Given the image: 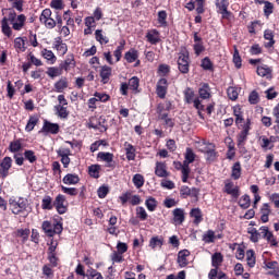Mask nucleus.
Masks as SVG:
<instances>
[{"label": "nucleus", "instance_id": "1", "mask_svg": "<svg viewBox=\"0 0 279 279\" xmlns=\"http://www.w3.org/2000/svg\"><path fill=\"white\" fill-rule=\"evenodd\" d=\"M8 16L1 20V32L7 38H12V29L15 32H21L25 27V21L27 16L25 14L16 15L14 9H8ZM12 25V27H10Z\"/></svg>", "mask_w": 279, "mask_h": 279}, {"label": "nucleus", "instance_id": "2", "mask_svg": "<svg viewBox=\"0 0 279 279\" xmlns=\"http://www.w3.org/2000/svg\"><path fill=\"white\" fill-rule=\"evenodd\" d=\"M247 233L251 234L250 241H252V243H258L260 239H264L271 247H278V240H276L274 232L269 231V227L267 226L260 227L259 230L250 228Z\"/></svg>", "mask_w": 279, "mask_h": 279}, {"label": "nucleus", "instance_id": "3", "mask_svg": "<svg viewBox=\"0 0 279 279\" xmlns=\"http://www.w3.org/2000/svg\"><path fill=\"white\" fill-rule=\"evenodd\" d=\"M41 230L45 232L46 236L53 239L54 234H62L64 227L62 221L53 220V223L49 220H45L41 223Z\"/></svg>", "mask_w": 279, "mask_h": 279}, {"label": "nucleus", "instance_id": "4", "mask_svg": "<svg viewBox=\"0 0 279 279\" xmlns=\"http://www.w3.org/2000/svg\"><path fill=\"white\" fill-rule=\"evenodd\" d=\"M177 64L180 73L183 75H186L191 71V57L186 47L181 48Z\"/></svg>", "mask_w": 279, "mask_h": 279}, {"label": "nucleus", "instance_id": "5", "mask_svg": "<svg viewBox=\"0 0 279 279\" xmlns=\"http://www.w3.org/2000/svg\"><path fill=\"white\" fill-rule=\"evenodd\" d=\"M141 86V78L138 76H132L129 82H123L120 84V94L123 97H128L129 93L128 90H132L134 95H138L141 93V89H138Z\"/></svg>", "mask_w": 279, "mask_h": 279}, {"label": "nucleus", "instance_id": "6", "mask_svg": "<svg viewBox=\"0 0 279 279\" xmlns=\"http://www.w3.org/2000/svg\"><path fill=\"white\" fill-rule=\"evenodd\" d=\"M9 206L13 215H21L23 213H27V208H29V201L23 197H20L16 201V198L11 197L9 199Z\"/></svg>", "mask_w": 279, "mask_h": 279}, {"label": "nucleus", "instance_id": "7", "mask_svg": "<svg viewBox=\"0 0 279 279\" xmlns=\"http://www.w3.org/2000/svg\"><path fill=\"white\" fill-rule=\"evenodd\" d=\"M185 8L189 12H193V10H195L198 15L195 16L194 21L195 23H202V15L199 14H204V12H206V0H190L185 4Z\"/></svg>", "mask_w": 279, "mask_h": 279}, {"label": "nucleus", "instance_id": "8", "mask_svg": "<svg viewBox=\"0 0 279 279\" xmlns=\"http://www.w3.org/2000/svg\"><path fill=\"white\" fill-rule=\"evenodd\" d=\"M52 14L53 12H51V9H44L41 11L39 23L46 26V29H53L56 27V20L51 17Z\"/></svg>", "mask_w": 279, "mask_h": 279}, {"label": "nucleus", "instance_id": "9", "mask_svg": "<svg viewBox=\"0 0 279 279\" xmlns=\"http://www.w3.org/2000/svg\"><path fill=\"white\" fill-rule=\"evenodd\" d=\"M222 191L223 193H227V195H231L233 199H239V197H241V187H239V185H234V182L230 179L225 181V187Z\"/></svg>", "mask_w": 279, "mask_h": 279}, {"label": "nucleus", "instance_id": "10", "mask_svg": "<svg viewBox=\"0 0 279 279\" xmlns=\"http://www.w3.org/2000/svg\"><path fill=\"white\" fill-rule=\"evenodd\" d=\"M53 208H56L59 215H65L69 210V204H66V196L58 194L53 201Z\"/></svg>", "mask_w": 279, "mask_h": 279}, {"label": "nucleus", "instance_id": "11", "mask_svg": "<svg viewBox=\"0 0 279 279\" xmlns=\"http://www.w3.org/2000/svg\"><path fill=\"white\" fill-rule=\"evenodd\" d=\"M181 199H186V197H193L195 202H199V189L189 187V185H182L180 187Z\"/></svg>", "mask_w": 279, "mask_h": 279}, {"label": "nucleus", "instance_id": "12", "mask_svg": "<svg viewBox=\"0 0 279 279\" xmlns=\"http://www.w3.org/2000/svg\"><path fill=\"white\" fill-rule=\"evenodd\" d=\"M162 110H165V107L159 105L157 107V112L159 114L158 116L159 121H163L165 128H170V129L175 128V120L172 118H169V113H163Z\"/></svg>", "mask_w": 279, "mask_h": 279}, {"label": "nucleus", "instance_id": "13", "mask_svg": "<svg viewBox=\"0 0 279 279\" xmlns=\"http://www.w3.org/2000/svg\"><path fill=\"white\" fill-rule=\"evenodd\" d=\"M97 158H99L101 162H106L105 167L108 169H114L117 167L114 155L112 153L100 151L98 153Z\"/></svg>", "mask_w": 279, "mask_h": 279}, {"label": "nucleus", "instance_id": "14", "mask_svg": "<svg viewBox=\"0 0 279 279\" xmlns=\"http://www.w3.org/2000/svg\"><path fill=\"white\" fill-rule=\"evenodd\" d=\"M216 8L218 13L222 15V19H230V16H232V12L228 11V8H230V1L216 0Z\"/></svg>", "mask_w": 279, "mask_h": 279}, {"label": "nucleus", "instance_id": "15", "mask_svg": "<svg viewBox=\"0 0 279 279\" xmlns=\"http://www.w3.org/2000/svg\"><path fill=\"white\" fill-rule=\"evenodd\" d=\"M10 169H12V157H4L0 163L1 180H5L10 175Z\"/></svg>", "mask_w": 279, "mask_h": 279}, {"label": "nucleus", "instance_id": "16", "mask_svg": "<svg viewBox=\"0 0 279 279\" xmlns=\"http://www.w3.org/2000/svg\"><path fill=\"white\" fill-rule=\"evenodd\" d=\"M76 64L77 63L75 62V56L73 53H70L66 56L65 60L59 64V69L61 71H65V73H69V71L76 66Z\"/></svg>", "mask_w": 279, "mask_h": 279}, {"label": "nucleus", "instance_id": "17", "mask_svg": "<svg viewBox=\"0 0 279 279\" xmlns=\"http://www.w3.org/2000/svg\"><path fill=\"white\" fill-rule=\"evenodd\" d=\"M169 90V81L167 78H160L157 82L156 93L159 99H165L167 97V92Z\"/></svg>", "mask_w": 279, "mask_h": 279}, {"label": "nucleus", "instance_id": "18", "mask_svg": "<svg viewBox=\"0 0 279 279\" xmlns=\"http://www.w3.org/2000/svg\"><path fill=\"white\" fill-rule=\"evenodd\" d=\"M41 132H46V134H59L60 124L45 120L44 125L41 128Z\"/></svg>", "mask_w": 279, "mask_h": 279}, {"label": "nucleus", "instance_id": "19", "mask_svg": "<svg viewBox=\"0 0 279 279\" xmlns=\"http://www.w3.org/2000/svg\"><path fill=\"white\" fill-rule=\"evenodd\" d=\"M173 223L175 226H182L186 221V216L183 208H175L172 210Z\"/></svg>", "mask_w": 279, "mask_h": 279}, {"label": "nucleus", "instance_id": "20", "mask_svg": "<svg viewBox=\"0 0 279 279\" xmlns=\"http://www.w3.org/2000/svg\"><path fill=\"white\" fill-rule=\"evenodd\" d=\"M155 175L157 178H169L170 172L167 171V163L162 161H157L155 166Z\"/></svg>", "mask_w": 279, "mask_h": 279}, {"label": "nucleus", "instance_id": "21", "mask_svg": "<svg viewBox=\"0 0 279 279\" xmlns=\"http://www.w3.org/2000/svg\"><path fill=\"white\" fill-rule=\"evenodd\" d=\"M256 73L259 77H265L266 80H271L274 77V70L267 64L257 66Z\"/></svg>", "mask_w": 279, "mask_h": 279}, {"label": "nucleus", "instance_id": "22", "mask_svg": "<svg viewBox=\"0 0 279 279\" xmlns=\"http://www.w3.org/2000/svg\"><path fill=\"white\" fill-rule=\"evenodd\" d=\"M99 75L101 84H108L110 82V77H112V68L109 65L100 66Z\"/></svg>", "mask_w": 279, "mask_h": 279}, {"label": "nucleus", "instance_id": "23", "mask_svg": "<svg viewBox=\"0 0 279 279\" xmlns=\"http://www.w3.org/2000/svg\"><path fill=\"white\" fill-rule=\"evenodd\" d=\"M25 43H27V37H16L14 39L13 47L16 53H25V51H27V46H25Z\"/></svg>", "mask_w": 279, "mask_h": 279}, {"label": "nucleus", "instance_id": "24", "mask_svg": "<svg viewBox=\"0 0 279 279\" xmlns=\"http://www.w3.org/2000/svg\"><path fill=\"white\" fill-rule=\"evenodd\" d=\"M53 49H56L60 56H66L69 46L62 41V37H57L53 43Z\"/></svg>", "mask_w": 279, "mask_h": 279}, {"label": "nucleus", "instance_id": "25", "mask_svg": "<svg viewBox=\"0 0 279 279\" xmlns=\"http://www.w3.org/2000/svg\"><path fill=\"white\" fill-rule=\"evenodd\" d=\"M189 256H191V251L189 250H182L178 253V259L177 263L180 267H186L189 265Z\"/></svg>", "mask_w": 279, "mask_h": 279}, {"label": "nucleus", "instance_id": "26", "mask_svg": "<svg viewBox=\"0 0 279 279\" xmlns=\"http://www.w3.org/2000/svg\"><path fill=\"white\" fill-rule=\"evenodd\" d=\"M124 151L126 156V160L132 161L136 160V147L130 144L129 142L124 143Z\"/></svg>", "mask_w": 279, "mask_h": 279}, {"label": "nucleus", "instance_id": "27", "mask_svg": "<svg viewBox=\"0 0 279 279\" xmlns=\"http://www.w3.org/2000/svg\"><path fill=\"white\" fill-rule=\"evenodd\" d=\"M190 217L194 219L195 226H199L204 221V216L202 215V209L199 207L192 208L190 211Z\"/></svg>", "mask_w": 279, "mask_h": 279}, {"label": "nucleus", "instance_id": "28", "mask_svg": "<svg viewBox=\"0 0 279 279\" xmlns=\"http://www.w3.org/2000/svg\"><path fill=\"white\" fill-rule=\"evenodd\" d=\"M198 95L201 99H210V85L208 83H202L201 87L198 88Z\"/></svg>", "mask_w": 279, "mask_h": 279}, {"label": "nucleus", "instance_id": "29", "mask_svg": "<svg viewBox=\"0 0 279 279\" xmlns=\"http://www.w3.org/2000/svg\"><path fill=\"white\" fill-rule=\"evenodd\" d=\"M124 60L129 63L132 64L135 61L138 60V50L136 48H131L129 51L124 53Z\"/></svg>", "mask_w": 279, "mask_h": 279}, {"label": "nucleus", "instance_id": "30", "mask_svg": "<svg viewBox=\"0 0 279 279\" xmlns=\"http://www.w3.org/2000/svg\"><path fill=\"white\" fill-rule=\"evenodd\" d=\"M233 117H235V125H239L240 123H243V121H245V118L243 116V107H241V105H236L233 107Z\"/></svg>", "mask_w": 279, "mask_h": 279}, {"label": "nucleus", "instance_id": "31", "mask_svg": "<svg viewBox=\"0 0 279 279\" xmlns=\"http://www.w3.org/2000/svg\"><path fill=\"white\" fill-rule=\"evenodd\" d=\"M146 38L150 45H158L160 43V32L158 29H151L146 34Z\"/></svg>", "mask_w": 279, "mask_h": 279}, {"label": "nucleus", "instance_id": "32", "mask_svg": "<svg viewBox=\"0 0 279 279\" xmlns=\"http://www.w3.org/2000/svg\"><path fill=\"white\" fill-rule=\"evenodd\" d=\"M62 182L63 184L68 185L80 184V175H77L76 173H68L63 177Z\"/></svg>", "mask_w": 279, "mask_h": 279}, {"label": "nucleus", "instance_id": "33", "mask_svg": "<svg viewBox=\"0 0 279 279\" xmlns=\"http://www.w3.org/2000/svg\"><path fill=\"white\" fill-rule=\"evenodd\" d=\"M65 88H69V80L65 76H62L54 83V90L56 93H63Z\"/></svg>", "mask_w": 279, "mask_h": 279}, {"label": "nucleus", "instance_id": "34", "mask_svg": "<svg viewBox=\"0 0 279 279\" xmlns=\"http://www.w3.org/2000/svg\"><path fill=\"white\" fill-rule=\"evenodd\" d=\"M195 158H197V155H195L193 148L187 147L184 153V165H193V162H195Z\"/></svg>", "mask_w": 279, "mask_h": 279}, {"label": "nucleus", "instance_id": "35", "mask_svg": "<svg viewBox=\"0 0 279 279\" xmlns=\"http://www.w3.org/2000/svg\"><path fill=\"white\" fill-rule=\"evenodd\" d=\"M250 136V133L240 131V134L236 135V142H238V148L239 149H245V143H247V137Z\"/></svg>", "mask_w": 279, "mask_h": 279}, {"label": "nucleus", "instance_id": "36", "mask_svg": "<svg viewBox=\"0 0 279 279\" xmlns=\"http://www.w3.org/2000/svg\"><path fill=\"white\" fill-rule=\"evenodd\" d=\"M41 56H43V58H45V60H47L49 62V64H56V62L58 61V57H56L53 51H51L47 48H44L41 50Z\"/></svg>", "mask_w": 279, "mask_h": 279}, {"label": "nucleus", "instance_id": "37", "mask_svg": "<svg viewBox=\"0 0 279 279\" xmlns=\"http://www.w3.org/2000/svg\"><path fill=\"white\" fill-rule=\"evenodd\" d=\"M264 38H265V40H269L268 43H266L264 45V47H266V49H271V47H274L276 45V40L274 39V31L266 29L264 32Z\"/></svg>", "mask_w": 279, "mask_h": 279}, {"label": "nucleus", "instance_id": "38", "mask_svg": "<svg viewBox=\"0 0 279 279\" xmlns=\"http://www.w3.org/2000/svg\"><path fill=\"white\" fill-rule=\"evenodd\" d=\"M242 171H243V169L241 168V161H236L235 163H233V166L231 168L232 180L241 179Z\"/></svg>", "mask_w": 279, "mask_h": 279}, {"label": "nucleus", "instance_id": "39", "mask_svg": "<svg viewBox=\"0 0 279 279\" xmlns=\"http://www.w3.org/2000/svg\"><path fill=\"white\" fill-rule=\"evenodd\" d=\"M100 171H101V166H99L98 163L92 165L88 167V175L90 178H94L95 180H99Z\"/></svg>", "mask_w": 279, "mask_h": 279}, {"label": "nucleus", "instance_id": "40", "mask_svg": "<svg viewBox=\"0 0 279 279\" xmlns=\"http://www.w3.org/2000/svg\"><path fill=\"white\" fill-rule=\"evenodd\" d=\"M162 245H165V238L162 236H153L149 241V247H151V250H156V247H162Z\"/></svg>", "mask_w": 279, "mask_h": 279}, {"label": "nucleus", "instance_id": "41", "mask_svg": "<svg viewBox=\"0 0 279 279\" xmlns=\"http://www.w3.org/2000/svg\"><path fill=\"white\" fill-rule=\"evenodd\" d=\"M95 38L99 45H108L110 43V38L104 35V29H96Z\"/></svg>", "mask_w": 279, "mask_h": 279}, {"label": "nucleus", "instance_id": "42", "mask_svg": "<svg viewBox=\"0 0 279 279\" xmlns=\"http://www.w3.org/2000/svg\"><path fill=\"white\" fill-rule=\"evenodd\" d=\"M246 263L251 269L256 267V253L254 250L246 251Z\"/></svg>", "mask_w": 279, "mask_h": 279}, {"label": "nucleus", "instance_id": "43", "mask_svg": "<svg viewBox=\"0 0 279 279\" xmlns=\"http://www.w3.org/2000/svg\"><path fill=\"white\" fill-rule=\"evenodd\" d=\"M183 96H184L185 104H193L195 99V90H193V88L191 87H186L183 90Z\"/></svg>", "mask_w": 279, "mask_h": 279}, {"label": "nucleus", "instance_id": "44", "mask_svg": "<svg viewBox=\"0 0 279 279\" xmlns=\"http://www.w3.org/2000/svg\"><path fill=\"white\" fill-rule=\"evenodd\" d=\"M43 210H53V198L49 195L44 196L41 199Z\"/></svg>", "mask_w": 279, "mask_h": 279}, {"label": "nucleus", "instance_id": "45", "mask_svg": "<svg viewBox=\"0 0 279 279\" xmlns=\"http://www.w3.org/2000/svg\"><path fill=\"white\" fill-rule=\"evenodd\" d=\"M221 263H223V255L221 253H214L211 256L213 267L219 269V267H221Z\"/></svg>", "mask_w": 279, "mask_h": 279}, {"label": "nucleus", "instance_id": "46", "mask_svg": "<svg viewBox=\"0 0 279 279\" xmlns=\"http://www.w3.org/2000/svg\"><path fill=\"white\" fill-rule=\"evenodd\" d=\"M54 109L59 119H69V109H66V107L62 105H57Z\"/></svg>", "mask_w": 279, "mask_h": 279}, {"label": "nucleus", "instance_id": "47", "mask_svg": "<svg viewBox=\"0 0 279 279\" xmlns=\"http://www.w3.org/2000/svg\"><path fill=\"white\" fill-rule=\"evenodd\" d=\"M145 206H146L147 210H149V213H154V210H156V208H158V201L156 198H154L153 196H149L145 201Z\"/></svg>", "mask_w": 279, "mask_h": 279}, {"label": "nucleus", "instance_id": "48", "mask_svg": "<svg viewBox=\"0 0 279 279\" xmlns=\"http://www.w3.org/2000/svg\"><path fill=\"white\" fill-rule=\"evenodd\" d=\"M238 130H241V132L250 133V130H252V118H246L242 123L236 124Z\"/></svg>", "mask_w": 279, "mask_h": 279}, {"label": "nucleus", "instance_id": "49", "mask_svg": "<svg viewBox=\"0 0 279 279\" xmlns=\"http://www.w3.org/2000/svg\"><path fill=\"white\" fill-rule=\"evenodd\" d=\"M201 66H202L203 71H215V65H214L213 61L210 60V58H208V57H205L204 59H202Z\"/></svg>", "mask_w": 279, "mask_h": 279}, {"label": "nucleus", "instance_id": "50", "mask_svg": "<svg viewBox=\"0 0 279 279\" xmlns=\"http://www.w3.org/2000/svg\"><path fill=\"white\" fill-rule=\"evenodd\" d=\"M239 206L243 210H247V208H250V206H252V199L250 198V195H247V194L243 195L239 201Z\"/></svg>", "mask_w": 279, "mask_h": 279}, {"label": "nucleus", "instance_id": "51", "mask_svg": "<svg viewBox=\"0 0 279 279\" xmlns=\"http://www.w3.org/2000/svg\"><path fill=\"white\" fill-rule=\"evenodd\" d=\"M38 121H39V119L37 118V116H31L27 121V124L25 126V131L33 132L34 128H36V125H38Z\"/></svg>", "mask_w": 279, "mask_h": 279}, {"label": "nucleus", "instance_id": "52", "mask_svg": "<svg viewBox=\"0 0 279 279\" xmlns=\"http://www.w3.org/2000/svg\"><path fill=\"white\" fill-rule=\"evenodd\" d=\"M205 154L207 162H215L217 160L218 153L215 148H206Z\"/></svg>", "mask_w": 279, "mask_h": 279}, {"label": "nucleus", "instance_id": "53", "mask_svg": "<svg viewBox=\"0 0 279 279\" xmlns=\"http://www.w3.org/2000/svg\"><path fill=\"white\" fill-rule=\"evenodd\" d=\"M86 278L87 279H104V276L101 272L97 271L95 268H89L86 271Z\"/></svg>", "mask_w": 279, "mask_h": 279}, {"label": "nucleus", "instance_id": "54", "mask_svg": "<svg viewBox=\"0 0 279 279\" xmlns=\"http://www.w3.org/2000/svg\"><path fill=\"white\" fill-rule=\"evenodd\" d=\"M46 73L49 77H51V80H53L62 75V70L60 68L51 66V68H48Z\"/></svg>", "mask_w": 279, "mask_h": 279}, {"label": "nucleus", "instance_id": "55", "mask_svg": "<svg viewBox=\"0 0 279 279\" xmlns=\"http://www.w3.org/2000/svg\"><path fill=\"white\" fill-rule=\"evenodd\" d=\"M181 173H182V177H181L182 182L186 184V182H189V177L191 175V165L184 163V167L181 170Z\"/></svg>", "mask_w": 279, "mask_h": 279}, {"label": "nucleus", "instance_id": "56", "mask_svg": "<svg viewBox=\"0 0 279 279\" xmlns=\"http://www.w3.org/2000/svg\"><path fill=\"white\" fill-rule=\"evenodd\" d=\"M233 64L235 69H241L243 66V60L241 59V54L239 53V49L234 47V52H233Z\"/></svg>", "mask_w": 279, "mask_h": 279}, {"label": "nucleus", "instance_id": "57", "mask_svg": "<svg viewBox=\"0 0 279 279\" xmlns=\"http://www.w3.org/2000/svg\"><path fill=\"white\" fill-rule=\"evenodd\" d=\"M133 184L134 186H136V189H143V186L145 185V177H143V174H135L133 177Z\"/></svg>", "mask_w": 279, "mask_h": 279}, {"label": "nucleus", "instance_id": "58", "mask_svg": "<svg viewBox=\"0 0 279 279\" xmlns=\"http://www.w3.org/2000/svg\"><path fill=\"white\" fill-rule=\"evenodd\" d=\"M20 149H23V144H21V140H16L10 143L9 151H11V154H16Z\"/></svg>", "mask_w": 279, "mask_h": 279}, {"label": "nucleus", "instance_id": "59", "mask_svg": "<svg viewBox=\"0 0 279 279\" xmlns=\"http://www.w3.org/2000/svg\"><path fill=\"white\" fill-rule=\"evenodd\" d=\"M267 269H272L270 272V276H275L276 278H279V269H278V262H268L266 263Z\"/></svg>", "mask_w": 279, "mask_h": 279}, {"label": "nucleus", "instance_id": "60", "mask_svg": "<svg viewBox=\"0 0 279 279\" xmlns=\"http://www.w3.org/2000/svg\"><path fill=\"white\" fill-rule=\"evenodd\" d=\"M14 95H16V88L12 84V81L7 82V97L8 99H14Z\"/></svg>", "mask_w": 279, "mask_h": 279}, {"label": "nucleus", "instance_id": "61", "mask_svg": "<svg viewBox=\"0 0 279 279\" xmlns=\"http://www.w3.org/2000/svg\"><path fill=\"white\" fill-rule=\"evenodd\" d=\"M260 101V95H258V92L256 89L252 90L248 95V102L252 106H256V104H259Z\"/></svg>", "mask_w": 279, "mask_h": 279}, {"label": "nucleus", "instance_id": "62", "mask_svg": "<svg viewBox=\"0 0 279 279\" xmlns=\"http://www.w3.org/2000/svg\"><path fill=\"white\" fill-rule=\"evenodd\" d=\"M272 116L275 117V123H276V125L274 126V130L276 134H279V104L276 107H274Z\"/></svg>", "mask_w": 279, "mask_h": 279}, {"label": "nucleus", "instance_id": "63", "mask_svg": "<svg viewBox=\"0 0 279 279\" xmlns=\"http://www.w3.org/2000/svg\"><path fill=\"white\" fill-rule=\"evenodd\" d=\"M227 95L231 101H236V99H239V89L236 87H229Z\"/></svg>", "mask_w": 279, "mask_h": 279}, {"label": "nucleus", "instance_id": "64", "mask_svg": "<svg viewBox=\"0 0 279 279\" xmlns=\"http://www.w3.org/2000/svg\"><path fill=\"white\" fill-rule=\"evenodd\" d=\"M41 271L46 279H53V269L51 268V266L44 265Z\"/></svg>", "mask_w": 279, "mask_h": 279}]
</instances>
